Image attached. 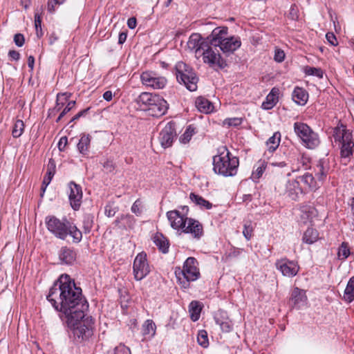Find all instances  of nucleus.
Listing matches in <instances>:
<instances>
[{
	"label": "nucleus",
	"instance_id": "f257e3e1",
	"mask_svg": "<svg viewBox=\"0 0 354 354\" xmlns=\"http://www.w3.org/2000/svg\"><path fill=\"white\" fill-rule=\"evenodd\" d=\"M53 308L60 312V317L66 323L74 325L75 320L84 317L88 304L82 295L81 288L77 287L69 275L62 274L53 283L46 297Z\"/></svg>",
	"mask_w": 354,
	"mask_h": 354
},
{
	"label": "nucleus",
	"instance_id": "f03ea898",
	"mask_svg": "<svg viewBox=\"0 0 354 354\" xmlns=\"http://www.w3.org/2000/svg\"><path fill=\"white\" fill-rule=\"evenodd\" d=\"M45 223L47 230L57 239L64 241L70 236L74 243H79L82 239V232L65 216L59 218L55 216H48L45 218Z\"/></svg>",
	"mask_w": 354,
	"mask_h": 354
},
{
	"label": "nucleus",
	"instance_id": "7ed1b4c3",
	"mask_svg": "<svg viewBox=\"0 0 354 354\" xmlns=\"http://www.w3.org/2000/svg\"><path fill=\"white\" fill-rule=\"evenodd\" d=\"M167 216L173 229L181 230L183 233L190 234L192 237L197 241L204 235L203 226L198 220L184 218L177 209L167 212Z\"/></svg>",
	"mask_w": 354,
	"mask_h": 354
},
{
	"label": "nucleus",
	"instance_id": "20e7f679",
	"mask_svg": "<svg viewBox=\"0 0 354 354\" xmlns=\"http://www.w3.org/2000/svg\"><path fill=\"white\" fill-rule=\"evenodd\" d=\"M239 165V158L233 156L226 146L219 147L218 154L213 157V170L214 173L225 177L235 176Z\"/></svg>",
	"mask_w": 354,
	"mask_h": 354
},
{
	"label": "nucleus",
	"instance_id": "39448f33",
	"mask_svg": "<svg viewBox=\"0 0 354 354\" xmlns=\"http://www.w3.org/2000/svg\"><path fill=\"white\" fill-rule=\"evenodd\" d=\"M198 263L194 257H188L184 262L183 269L176 268L175 274L183 288H188L190 281H196L201 274L198 267Z\"/></svg>",
	"mask_w": 354,
	"mask_h": 354
},
{
	"label": "nucleus",
	"instance_id": "423d86ee",
	"mask_svg": "<svg viewBox=\"0 0 354 354\" xmlns=\"http://www.w3.org/2000/svg\"><path fill=\"white\" fill-rule=\"evenodd\" d=\"M68 328L72 329L74 339L77 342L88 340L93 334L94 321L91 317H86L75 320L74 325L67 324Z\"/></svg>",
	"mask_w": 354,
	"mask_h": 354
},
{
	"label": "nucleus",
	"instance_id": "0eeeda50",
	"mask_svg": "<svg viewBox=\"0 0 354 354\" xmlns=\"http://www.w3.org/2000/svg\"><path fill=\"white\" fill-rule=\"evenodd\" d=\"M335 141L341 143L340 154L342 158H348L353 153L354 142L352 133L341 124L333 131Z\"/></svg>",
	"mask_w": 354,
	"mask_h": 354
},
{
	"label": "nucleus",
	"instance_id": "6e6552de",
	"mask_svg": "<svg viewBox=\"0 0 354 354\" xmlns=\"http://www.w3.org/2000/svg\"><path fill=\"white\" fill-rule=\"evenodd\" d=\"M175 69L176 79L180 84H183L190 91L197 90L198 78L192 67L183 62H178Z\"/></svg>",
	"mask_w": 354,
	"mask_h": 354
},
{
	"label": "nucleus",
	"instance_id": "1a4fd4ad",
	"mask_svg": "<svg viewBox=\"0 0 354 354\" xmlns=\"http://www.w3.org/2000/svg\"><path fill=\"white\" fill-rule=\"evenodd\" d=\"M294 131L306 148L313 149L319 146L320 140L318 134L308 124L296 122L294 123Z\"/></svg>",
	"mask_w": 354,
	"mask_h": 354
},
{
	"label": "nucleus",
	"instance_id": "9d476101",
	"mask_svg": "<svg viewBox=\"0 0 354 354\" xmlns=\"http://www.w3.org/2000/svg\"><path fill=\"white\" fill-rule=\"evenodd\" d=\"M133 272L134 278L137 281L143 279L149 274L150 266L147 261L146 253L142 252L137 254L133 264Z\"/></svg>",
	"mask_w": 354,
	"mask_h": 354
},
{
	"label": "nucleus",
	"instance_id": "9b49d317",
	"mask_svg": "<svg viewBox=\"0 0 354 354\" xmlns=\"http://www.w3.org/2000/svg\"><path fill=\"white\" fill-rule=\"evenodd\" d=\"M140 80L143 85L153 89H162L167 83V79L154 71H145L140 75Z\"/></svg>",
	"mask_w": 354,
	"mask_h": 354
},
{
	"label": "nucleus",
	"instance_id": "f8f14e48",
	"mask_svg": "<svg viewBox=\"0 0 354 354\" xmlns=\"http://www.w3.org/2000/svg\"><path fill=\"white\" fill-rule=\"evenodd\" d=\"M176 122L170 121L167 122L164 128L160 131L158 140L160 145L164 149H166L172 145L174 140L176 138Z\"/></svg>",
	"mask_w": 354,
	"mask_h": 354
},
{
	"label": "nucleus",
	"instance_id": "ddd939ff",
	"mask_svg": "<svg viewBox=\"0 0 354 354\" xmlns=\"http://www.w3.org/2000/svg\"><path fill=\"white\" fill-rule=\"evenodd\" d=\"M274 264L277 270L280 271L282 275L286 277L292 278L295 277L299 270L298 263L287 258L277 259Z\"/></svg>",
	"mask_w": 354,
	"mask_h": 354
},
{
	"label": "nucleus",
	"instance_id": "4468645a",
	"mask_svg": "<svg viewBox=\"0 0 354 354\" xmlns=\"http://www.w3.org/2000/svg\"><path fill=\"white\" fill-rule=\"evenodd\" d=\"M202 55L204 63L209 64V66H216L221 69L227 66L226 61L218 53L215 52L209 44L207 48H205L203 51Z\"/></svg>",
	"mask_w": 354,
	"mask_h": 354
},
{
	"label": "nucleus",
	"instance_id": "2eb2a0df",
	"mask_svg": "<svg viewBox=\"0 0 354 354\" xmlns=\"http://www.w3.org/2000/svg\"><path fill=\"white\" fill-rule=\"evenodd\" d=\"M68 186L70 190L68 194L70 205L74 210H78L83 196L82 187L73 181H71Z\"/></svg>",
	"mask_w": 354,
	"mask_h": 354
},
{
	"label": "nucleus",
	"instance_id": "dca6fc26",
	"mask_svg": "<svg viewBox=\"0 0 354 354\" xmlns=\"http://www.w3.org/2000/svg\"><path fill=\"white\" fill-rule=\"evenodd\" d=\"M169 109L167 102L159 95L155 97L154 102L147 109V114L155 118H160L166 114Z\"/></svg>",
	"mask_w": 354,
	"mask_h": 354
},
{
	"label": "nucleus",
	"instance_id": "f3484780",
	"mask_svg": "<svg viewBox=\"0 0 354 354\" xmlns=\"http://www.w3.org/2000/svg\"><path fill=\"white\" fill-rule=\"evenodd\" d=\"M208 44L209 41L207 39L203 38L198 33L192 34L187 41L188 48L196 53L201 50L203 51L205 48H207Z\"/></svg>",
	"mask_w": 354,
	"mask_h": 354
},
{
	"label": "nucleus",
	"instance_id": "a211bd4d",
	"mask_svg": "<svg viewBox=\"0 0 354 354\" xmlns=\"http://www.w3.org/2000/svg\"><path fill=\"white\" fill-rule=\"evenodd\" d=\"M227 31L228 28L226 26L214 28L212 33L206 37L207 40L209 41V45L214 47L219 46L221 43L223 42V40L227 37Z\"/></svg>",
	"mask_w": 354,
	"mask_h": 354
},
{
	"label": "nucleus",
	"instance_id": "6ab92c4d",
	"mask_svg": "<svg viewBox=\"0 0 354 354\" xmlns=\"http://www.w3.org/2000/svg\"><path fill=\"white\" fill-rule=\"evenodd\" d=\"M58 257L60 264L71 266L76 261L77 252L73 248L62 246L59 250Z\"/></svg>",
	"mask_w": 354,
	"mask_h": 354
},
{
	"label": "nucleus",
	"instance_id": "aec40b11",
	"mask_svg": "<svg viewBox=\"0 0 354 354\" xmlns=\"http://www.w3.org/2000/svg\"><path fill=\"white\" fill-rule=\"evenodd\" d=\"M241 45V39L239 37H225L223 42L219 45L221 50L223 53H233L235 50L240 48Z\"/></svg>",
	"mask_w": 354,
	"mask_h": 354
},
{
	"label": "nucleus",
	"instance_id": "412c9836",
	"mask_svg": "<svg viewBox=\"0 0 354 354\" xmlns=\"http://www.w3.org/2000/svg\"><path fill=\"white\" fill-rule=\"evenodd\" d=\"M285 193L288 197L292 201L299 200V196L304 192L300 187L299 181L296 178L295 180H289L286 185Z\"/></svg>",
	"mask_w": 354,
	"mask_h": 354
},
{
	"label": "nucleus",
	"instance_id": "4be33fe9",
	"mask_svg": "<svg viewBox=\"0 0 354 354\" xmlns=\"http://www.w3.org/2000/svg\"><path fill=\"white\" fill-rule=\"evenodd\" d=\"M290 161L292 172L298 171L301 169H307L310 167V158L304 153H298L295 156V158Z\"/></svg>",
	"mask_w": 354,
	"mask_h": 354
},
{
	"label": "nucleus",
	"instance_id": "5701e85b",
	"mask_svg": "<svg viewBox=\"0 0 354 354\" xmlns=\"http://www.w3.org/2000/svg\"><path fill=\"white\" fill-rule=\"evenodd\" d=\"M306 301L307 297L305 291L298 287L294 288L290 299L291 305L295 308H300L306 304Z\"/></svg>",
	"mask_w": 354,
	"mask_h": 354
},
{
	"label": "nucleus",
	"instance_id": "b1692460",
	"mask_svg": "<svg viewBox=\"0 0 354 354\" xmlns=\"http://www.w3.org/2000/svg\"><path fill=\"white\" fill-rule=\"evenodd\" d=\"M278 94L279 90L273 88L262 103L261 108L265 110L272 109L278 102Z\"/></svg>",
	"mask_w": 354,
	"mask_h": 354
},
{
	"label": "nucleus",
	"instance_id": "393cba45",
	"mask_svg": "<svg viewBox=\"0 0 354 354\" xmlns=\"http://www.w3.org/2000/svg\"><path fill=\"white\" fill-rule=\"evenodd\" d=\"M314 170L317 180L323 182L326 178L328 173V165L324 160H319L315 167Z\"/></svg>",
	"mask_w": 354,
	"mask_h": 354
},
{
	"label": "nucleus",
	"instance_id": "a878e982",
	"mask_svg": "<svg viewBox=\"0 0 354 354\" xmlns=\"http://www.w3.org/2000/svg\"><path fill=\"white\" fill-rule=\"evenodd\" d=\"M292 97L297 104L304 105L308 101V94L304 88L296 87L292 92Z\"/></svg>",
	"mask_w": 354,
	"mask_h": 354
},
{
	"label": "nucleus",
	"instance_id": "bb28decb",
	"mask_svg": "<svg viewBox=\"0 0 354 354\" xmlns=\"http://www.w3.org/2000/svg\"><path fill=\"white\" fill-rule=\"evenodd\" d=\"M71 96V93L67 92L58 93L57 95L56 105L52 110H50L48 116L59 111L64 104L68 101Z\"/></svg>",
	"mask_w": 354,
	"mask_h": 354
},
{
	"label": "nucleus",
	"instance_id": "cd10ccee",
	"mask_svg": "<svg viewBox=\"0 0 354 354\" xmlns=\"http://www.w3.org/2000/svg\"><path fill=\"white\" fill-rule=\"evenodd\" d=\"M153 243L159 250L166 254L169 251V243L167 239L160 233H156L153 236Z\"/></svg>",
	"mask_w": 354,
	"mask_h": 354
},
{
	"label": "nucleus",
	"instance_id": "c85d7f7f",
	"mask_svg": "<svg viewBox=\"0 0 354 354\" xmlns=\"http://www.w3.org/2000/svg\"><path fill=\"white\" fill-rule=\"evenodd\" d=\"M196 106L200 112L209 113L213 111L214 106L207 99L198 97L196 100Z\"/></svg>",
	"mask_w": 354,
	"mask_h": 354
},
{
	"label": "nucleus",
	"instance_id": "c756f323",
	"mask_svg": "<svg viewBox=\"0 0 354 354\" xmlns=\"http://www.w3.org/2000/svg\"><path fill=\"white\" fill-rule=\"evenodd\" d=\"M189 198L194 203L201 209H210L212 207V204L209 201L194 193H191L189 194Z\"/></svg>",
	"mask_w": 354,
	"mask_h": 354
},
{
	"label": "nucleus",
	"instance_id": "7c9ffc66",
	"mask_svg": "<svg viewBox=\"0 0 354 354\" xmlns=\"http://www.w3.org/2000/svg\"><path fill=\"white\" fill-rule=\"evenodd\" d=\"M202 306L198 301H192L189 305L190 318L193 322H196L200 318Z\"/></svg>",
	"mask_w": 354,
	"mask_h": 354
},
{
	"label": "nucleus",
	"instance_id": "2f4dec72",
	"mask_svg": "<svg viewBox=\"0 0 354 354\" xmlns=\"http://www.w3.org/2000/svg\"><path fill=\"white\" fill-rule=\"evenodd\" d=\"M342 299L348 303L354 300V276L348 280Z\"/></svg>",
	"mask_w": 354,
	"mask_h": 354
},
{
	"label": "nucleus",
	"instance_id": "473e14b6",
	"mask_svg": "<svg viewBox=\"0 0 354 354\" xmlns=\"http://www.w3.org/2000/svg\"><path fill=\"white\" fill-rule=\"evenodd\" d=\"M158 95L152 94L148 92H143L140 94V95L136 99V102L138 103H141L142 104L149 108L150 106L155 100V97H157Z\"/></svg>",
	"mask_w": 354,
	"mask_h": 354
},
{
	"label": "nucleus",
	"instance_id": "72a5a7b5",
	"mask_svg": "<svg viewBox=\"0 0 354 354\" xmlns=\"http://www.w3.org/2000/svg\"><path fill=\"white\" fill-rule=\"evenodd\" d=\"M156 326L153 320L147 319L142 324V333L144 336L153 337L156 334Z\"/></svg>",
	"mask_w": 354,
	"mask_h": 354
},
{
	"label": "nucleus",
	"instance_id": "f704fd0d",
	"mask_svg": "<svg viewBox=\"0 0 354 354\" xmlns=\"http://www.w3.org/2000/svg\"><path fill=\"white\" fill-rule=\"evenodd\" d=\"M297 179L298 180H300L310 189H315L318 187L316 180L311 174L306 173L304 175L297 177Z\"/></svg>",
	"mask_w": 354,
	"mask_h": 354
},
{
	"label": "nucleus",
	"instance_id": "c9c22d12",
	"mask_svg": "<svg viewBox=\"0 0 354 354\" xmlns=\"http://www.w3.org/2000/svg\"><path fill=\"white\" fill-rule=\"evenodd\" d=\"M319 238L318 232L313 228H308L304 234L302 241L307 244H313Z\"/></svg>",
	"mask_w": 354,
	"mask_h": 354
},
{
	"label": "nucleus",
	"instance_id": "e433bc0d",
	"mask_svg": "<svg viewBox=\"0 0 354 354\" xmlns=\"http://www.w3.org/2000/svg\"><path fill=\"white\" fill-rule=\"evenodd\" d=\"M267 167V162L264 160H260L257 164L254 166L255 170L252 172L251 178L254 181H257L259 179L263 174L264 173Z\"/></svg>",
	"mask_w": 354,
	"mask_h": 354
},
{
	"label": "nucleus",
	"instance_id": "4c0bfd02",
	"mask_svg": "<svg viewBox=\"0 0 354 354\" xmlns=\"http://www.w3.org/2000/svg\"><path fill=\"white\" fill-rule=\"evenodd\" d=\"M281 141V133L279 131L274 133V134L269 138L266 142V145L269 151H274L279 147Z\"/></svg>",
	"mask_w": 354,
	"mask_h": 354
},
{
	"label": "nucleus",
	"instance_id": "58836bf2",
	"mask_svg": "<svg viewBox=\"0 0 354 354\" xmlns=\"http://www.w3.org/2000/svg\"><path fill=\"white\" fill-rule=\"evenodd\" d=\"M91 138L89 135H83L77 143V149L82 154H86L90 146Z\"/></svg>",
	"mask_w": 354,
	"mask_h": 354
},
{
	"label": "nucleus",
	"instance_id": "ea45409f",
	"mask_svg": "<svg viewBox=\"0 0 354 354\" xmlns=\"http://www.w3.org/2000/svg\"><path fill=\"white\" fill-rule=\"evenodd\" d=\"M216 324L220 326L221 330L224 333H230L233 328L232 322L229 318H215Z\"/></svg>",
	"mask_w": 354,
	"mask_h": 354
},
{
	"label": "nucleus",
	"instance_id": "a19ab883",
	"mask_svg": "<svg viewBox=\"0 0 354 354\" xmlns=\"http://www.w3.org/2000/svg\"><path fill=\"white\" fill-rule=\"evenodd\" d=\"M25 125L21 120H17L15 122L12 130V135L13 138H19L24 131Z\"/></svg>",
	"mask_w": 354,
	"mask_h": 354
},
{
	"label": "nucleus",
	"instance_id": "79ce46f5",
	"mask_svg": "<svg viewBox=\"0 0 354 354\" xmlns=\"http://www.w3.org/2000/svg\"><path fill=\"white\" fill-rule=\"evenodd\" d=\"M195 133V128L192 125L188 126L183 134L180 137V142L184 144L189 142Z\"/></svg>",
	"mask_w": 354,
	"mask_h": 354
},
{
	"label": "nucleus",
	"instance_id": "37998d69",
	"mask_svg": "<svg viewBox=\"0 0 354 354\" xmlns=\"http://www.w3.org/2000/svg\"><path fill=\"white\" fill-rule=\"evenodd\" d=\"M350 249L348 247V244L346 242H343L340 247L339 248V250L337 252V256L339 259L345 260L350 255Z\"/></svg>",
	"mask_w": 354,
	"mask_h": 354
},
{
	"label": "nucleus",
	"instance_id": "c03bdc74",
	"mask_svg": "<svg viewBox=\"0 0 354 354\" xmlns=\"http://www.w3.org/2000/svg\"><path fill=\"white\" fill-rule=\"evenodd\" d=\"M197 341L202 347L207 348L209 346L207 333L205 330H199L197 336Z\"/></svg>",
	"mask_w": 354,
	"mask_h": 354
},
{
	"label": "nucleus",
	"instance_id": "a18cd8bd",
	"mask_svg": "<svg viewBox=\"0 0 354 354\" xmlns=\"http://www.w3.org/2000/svg\"><path fill=\"white\" fill-rule=\"evenodd\" d=\"M304 73L307 75L316 76L319 78H322L324 75V72L320 68L306 66L304 69Z\"/></svg>",
	"mask_w": 354,
	"mask_h": 354
},
{
	"label": "nucleus",
	"instance_id": "49530a36",
	"mask_svg": "<svg viewBox=\"0 0 354 354\" xmlns=\"http://www.w3.org/2000/svg\"><path fill=\"white\" fill-rule=\"evenodd\" d=\"M254 227L251 221H247L243 225V234L249 241L253 235Z\"/></svg>",
	"mask_w": 354,
	"mask_h": 354
},
{
	"label": "nucleus",
	"instance_id": "de8ad7c7",
	"mask_svg": "<svg viewBox=\"0 0 354 354\" xmlns=\"http://www.w3.org/2000/svg\"><path fill=\"white\" fill-rule=\"evenodd\" d=\"M107 354H131L130 349L124 344H120L113 351L107 352Z\"/></svg>",
	"mask_w": 354,
	"mask_h": 354
},
{
	"label": "nucleus",
	"instance_id": "09e8293b",
	"mask_svg": "<svg viewBox=\"0 0 354 354\" xmlns=\"http://www.w3.org/2000/svg\"><path fill=\"white\" fill-rule=\"evenodd\" d=\"M35 26L37 36H42L43 32L41 30V17L38 13L35 14Z\"/></svg>",
	"mask_w": 354,
	"mask_h": 354
},
{
	"label": "nucleus",
	"instance_id": "8fccbe9b",
	"mask_svg": "<svg viewBox=\"0 0 354 354\" xmlns=\"http://www.w3.org/2000/svg\"><path fill=\"white\" fill-rule=\"evenodd\" d=\"M288 17L293 21H296L299 19V9L296 4L291 5Z\"/></svg>",
	"mask_w": 354,
	"mask_h": 354
},
{
	"label": "nucleus",
	"instance_id": "3c124183",
	"mask_svg": "<svg viewBox=\"0 0 354 354\" xmlns=\"http://www.w3.org/2000/svg\"><path fill=\"white\" fill-rule=\"evenodd\" d=\"M119 219L120 221H126L129 227H132L136 222V220L133 218V216L130 214L121 215V216L120 218H118L115 221V222H117V223L119 222Z\"/></svg>",
	"mask_w": 354,
	"mask_h": 354
},
{
	"label": "nucleus",
	"instance_id": "603ef678",
	"mask_svg": "<svg viewBox=\"0 0 354 354\" xmlns=\"http://www.w3.org/2000/svg\"><path fill=\"white\" fill-rule=\"evenodd\" d=\"M242 122V119L239 118H227L225 120L224 123L228 126L237 127Z\"/></svg>",
	"mask_w": 354,
	"mask_h": 354
},
{
	"label": "nucleus",
	"instance_id": "864d4df0",
	"mask_svg": "<svg viewBox=\"0 0 354 354\" xmlns=\"http://www.w3.org/2000/svg\"><path fill=\"white\" fill-rule=\"evenodd\" d=\"M142 202L140 199H137L133 204L131 207V212L134 213L137 216H140L142 213V210L140 209Z\"/></svg>",
	"mask_w": 354,
	"mask_h": 354
},
{
	"label": "nucleus",
	"instance_id": "5fc2aeb1",
	"mask_svg": "<svg viewBox=\"0 0 354 354\" xmlns=\"http://www.w3.org/2000/svg\"><path fill=\"white\" fill-rule=\"evenodd\" d=\"M54 176V174L51 173L50 171H47L46 175L44 177L43 182H42V187L41 189L44 192H45L46 187L49 185L53 177Z\"/></svg>",
	"mask_w": 354,
	"mask_h": 354
},
{
	"label": "nucleus",
	"instance_id": "6e6d98bb",
	"mask_svg": "<svg viewBox=\"0 0 354 354\" xmlns=\"http://www.w3.org/2000/svg\"><path fill=\"white\" fill-rule=\"evenodd\" d=\"M14 41H15V44L17 46L21 47L24 44V42H25V39H24V35H22L21 33L15 34L14 36Z\"/></svg>",
	"mask_w": 354,
	"mask_h": 354
},
{
	"label": "nucleus",
	"instance_id": "4d7b16f0",
	"mask_svg": "<svg viewBox=\"0 0 354 354\" xmlns=\"http://www.w3.org/2000/svg\"><path fill=\"white\" fill-rule=\"evenodd\" d=\"M76 102L74 100L68 101L66 106L64 108V109L61 112V116H64L66 113H68L71 110H72L75 106Z\"/></svg>",
	"mask_w": 354,
	"mask_h": 354
},
{
	"label": "nucleus",
	"instance_id": "13d9d810",
	"mask_svg": "<svg viewBox=\"0 0 354 354\" xmlns=\"http://www.w3.org/2000/svg\"><path fill=\"white\" fill-rule=\"evenodd\" d=\"M326 39L328 41V42L331 44L332 46H337L338 44L337 38L334 33L333 32H327L326 35Z\"/></svg>",
	"mask_w": 354,
	"mask_h": 354
},
{
	"label": "nucleus",
	"instance_id": "bf43d9fd",
	"mask_svg": "<svg viewBox=\"0 0 354 354\" xmlns=\"http://www.w3.org/2000/svg\"><path fill=\"white\" fill-rule=\"evenodd\" d=\"M102 165L106 172H112L115 169L113 162L109 160L104 161Z\"/></svg>",
	"mask_w": 354,
	"mask_h": 354
},
{
	"label": "nucleus",
	"instance_id": "052dcab7",
	"mask_svg": "<svg viewBox=\"0 0 354 354\" xmlns=\"http://www.w3.org/2000/svg\"><path fill=\"white\" fill-rule=\"evenodd\" d=\"M285 57V53L280 49H277L274 53V60L277 62H281Z\"/></svg>",
	"mask_w": 354,
	"mask_h": 354
},
{
	"label": "nucleus",
	"instance_id": "680f3d73",
	"mask_svg": "<svg viewBox=\"0 0 354 354\" xmlns=\"http://www.w3.org/2000/svg\"><path fill=\"white\" fill-rule=\"evenodd\" d=\"M116 211L111 205H107L105 207L104 214L108 217H112L115 215Z\"/></svg>",
	"mask_w": 354,
	"mask_h": 354
},
{
	"label": "nucleus",
	"instance_id": "e2e57ef3",
	"mask_svg": "<svg viewBox=\"0 0 354 354\" xmlns=\"http://www.w3.org/2000/svg\"><path fill=\"white\" fill-rule=\"evenodd\" d=\"M68 142V139L66 136L62 137L58 142L59 150L62 151L64 150Z\"/></svg>",
	"mask_w": 354,
	"mask_h": 354
},
{
	"label": "nucleus",
	"instance_id": "0e129e2a",
	"mask_svg": "<svg viewBox=\"0 0 354 354\" xmlns=\"http://www.w3.org/2000/svg\"><path fill=\"white\" fill-rule=\"evenodd\" d=\"M88 110H89V108H87V109H83L81 111H80L79 113H77L75 115H74L72 118V119L70 121V123L75 122V120H77L78 119H80L81 117L85 115Z\"/></svg>",
	"mask_w": 354,
	"mask_h": 354
},
{
	"label": "nucleus",
	"instance_id": "69168bd1",
	"mask_svg": "<svg viewBox=\"0 0 354 354\" xmlns=\"http://www.w3.org/2000/svg\"><path fill=\"white\" fill-rule=\"evenodd\" d=\"M55 5H58L55 0H48L47 9L50 13H53L55 10Z\"/></svg>",
	"mask_w": 354,
	"mask_h": 354
},
{
	"label": "nucleus",
	"instance_id": "338daca9",
	"mask_svg": "<svg viewBox=\"0 0 354 354\" xmlns=\"http://www.w3.org/2000/svg\"><path fill=\"white\" fill-rule=\"evenodd\" d=\"M8 55L12 59L15 60V61H18L20 58L19 53L15 50H10L8 52Z\"/></svg>",
	"mask_w": 354,
	"mask_h": 354
},
{
	"label": "nucleus",
	"instance_id": "774afa93",
	"mask_svg": "<svg viewBox=\"0 0 354 354\" xmlns=\"http://www.w3.org/2000/svg\"><path fill=\"white\" fill-rule=\"evenodd\" d=\"M47 171H50L53 174L55 172V162L53 159H50L48 164Z\"/></svg>",
	"mask_w": 354,
	"mask_h": 354
}]
</instances>
